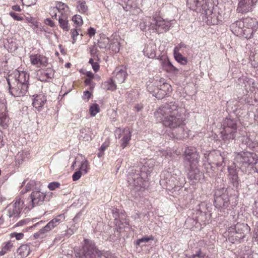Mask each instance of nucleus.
<instances>
[{"label": "nucleus", "instance_id": "obj_9", "mask_svg": "<svg viewBox=\"0 0 258 258\" xmlns=\"http://www.w3.org/2000/svg\"><path fill=\"white\" fill-rule=\"evenodd\" d=\"M164 174L166 177L167 187L168 188L182 186L185 183V178L178 169H174L172 172L167 171Z\"/></svg>", "mask_w": 258, "mask_h": 258}, {"label": "nucleus", "instance_id": "obj_58", "mask_svg": "<svg viewBox=\"0 0 258 258\" xmlns=\"http://www.w3.org/2000/svg\"><path fill=\"white\" fill-rule=\"evenodd\" d=\"M9 15L15 20L17 21H22L23 20V18L20 16H19L18 14L14 12H10L9 13Z\"/></svg>", "mask_w": 258, "mask_h": 258}, {"label": "nucleus", "instance_id": "obj_19", "mask_svg": "<svg viewBox=\"0 0 258 258\" xmlns=\"http://www.w3.org/2000/svg\"><path fill=\"white\" fill-rule=\"evenodd\" d=\"M10 78L13 79L14 80L13 81L16 82L17 83L28 84L29 75L24 71L20 72L15 70L12 74L9 75L7 78L11 79Z\"/></svg>", "mask_w": 258, "mask_h": 258}, {"label": "nucleus", "instance_id": "obj_20", "mask_svg": "<svg viewBox=\"0 0 258 258\" xmlns=\"http://www.w3.org/2000/svg\"><path fill=\"white\" fill-rule=\"evenodd\" d=\"M188 169L187 177L193 182H197L203 179L204 175L197 166L186 167Z\"/></svg>", "mask_w": 258, "mask_h": 258}, {"label": "nucleus", "instance_id": "obj_57", "mask_svg": "<svg viewBox=\"0 0 258 258\" xmlns=\"http://www.w3.org/2000/svg\"><path fill=\"white\" fill-rule=\"evenodd\" d=\"M71 33L73 39V43H74L76 41L77 36L79 35V32L77 29H73L71 30Z\"/></svg>", "mask_w": 258, "mask_h": 258}, {"label": "nucleus", "instance_id": "obj_26", "mask_svg": "<svg viewBox=\"0 0 258 258\" xmlns=\"http://www.w3.org/2000/svg\"><path fill=\"white\" fill-rule=\"evenodd\" d=\"M161 63L163 69L166 72L173 74H177L178 73V70L171 63L168 58H162L161 59Z\"/></svg>", "mask_w": 258, "mask_h": 258}, {"label": "nucleus", "instance_id": "obj_47", "mask_svg": "<svg viewBox=\"0 0 258 258\" xmlns=\"http://www.w3.org/2000/svg\"><path fill=\"white\" fill-rule=\"evenodd\" d=\"M89 111L91 115L92 116H95L97 113L100 111L99 106L98 104L94 103L90 106Z\"/></svg>", "mask_w": 258, "mask_h": 258}, {"label": "nucleus", "instance_id": "obj_18", "mask_svg": "<svg viewBox=\"0 0 258 258\" xmlns=\"http://www.w3.org/2000/svg\"><path fill=\"white\" fill-rule=\"evenodd\" d=\"M159 82L162 83V84L160 85L159 87H157L154 91V93L157 98L161 99L169 94L171 91V87L169 84L164 82V80H160Z\"/></svg>", "mask_w": 258, "mask_h": 258}, {"label": "nucleus", "instance_id": "obj_33", "mask_svg": "<svg viewBox=\"0 0 258 258\" xmlns=\"http://www.w3.org/2000/svg\"><path fill=\"white\" fill-rule=\"evenodd\" d=\"M241 142L242 144L246 145L247 148L249 149H253L257 145V143L253 141L252 139L250 138L247 134L246 136L241 137Z\"/></svg>", "mask_w": 258, "mask_h": 258}, {"label": "nucleus", "instance_id": "obj_60", "mask_svg": "<svg viewBox=\"0 0 258 258\" xmlns=\"http://www.w3.org/2000/svg\"><path fill=\"white\" fill-rule=\"evenodd\" d=\"M11 237H15L17 240H20L24 237V234L23 233H17L13 232L11 234Z\"/></svg>", "mask_w": 258, "mask_h": 258}, {"label": "nucleus", "instance_id": "obj_41", "mask_svg": "<svg viewBox=\"0 0 258 258\" xmlns=\"http://www.w3.org/2000/svg\"><path fill=\"white\" fill-rule=\"evenodd\" d=\"M10 118L8 113L3 114L0 115V126L3 128H7L10 124Z\"/></svg>", "mask_w": 258, "mask_h": 258}, {"label": "nucleus", "instance_id": "obj_10", "mask_svg": "<svg viewBox=\"0 0 258 258\" xmlns=\"http://www.w3.org/2000/svg\"><path fill=\"white\" fill-rule=\"evenodd\" d=\"M10 78H7L10 94L15 97L24 96L28 91V84L17 83Z\"/></svg>", "mask_w": 258, "mask_h": 258}, {"label": "nucleus", "instance_id": "obj_34", "mask_svg": "<svg viewBox=\"0 0 258 258\" xmlns=\"http://www.w3.org/2000/svg\"><path fill=\"white\" fill-rule=\"evenodd\" d=\"M51 230L47 225H46L44 227L40 229L37 232L35 233L33 235L35 239H43L45 238L50 231Z\"/></svg>", "mask_w": 258, "mask_h": 258}, {"label": "nucleus", "instance_id": "obj_36", "mask_svg": "<svg viewBox=\"0 0 258 258\" xmlns=\"http://www.w3.org/2000/svg\"><path fill=\"white\" fill-rule=\"evenodd\" d=\"M30 252V248L28 244H23L17 249V253L21 256V258L26 257Z\"/></svg>", "mask_w": 258, "mask_h": 258}, {"label": "nucleus", "instance_id": "obj_49", "mask_svg": "<svg viewBox=\"0 0 258 258\" xmlns=\"http://www.w3.org/2000/svg\"><path fill=\"white\" fill-rule=\"evenodd\" d=\"M144 53L145 55L149 58H153L156 56L155 51L154 49H150L149 46L144 50Z\"/></svg>", "mask_w": 258, "mask_h": 258}, {"label": "nucleus", "instance_id": "obj_14", "mask_svg": "<svg viewBox=\"0 0 258 258\" xmlns=\"http://www.w3.org/2000/svg\"><path fill=\"white\" fill-rule=\"evenodd\" d=\"M227 153H221L220 151H213L209 153L204 154L205 159L207 162H209L217 166H222L225 163Z\"/></svg>", "mask_w": 258, "mask_h": 258}, {"label": "nucleus", "instance_id": "obj_61", "mask_svg": "<svg viewBox=\"0 0 258 258\" xmlns=\"http://www.w3.org/2000/svg\"><path fill=\"white\" fill-rule=\"evenodd\" d=\"M82 174L83 173L81 172L80 170L75 172L72 176L73 181H77L79 180L81 177Z\"/></svg>", "mask_w": 258, "mask_h": 258}, {"label": "nucleus", "instance_id": "obj_22", "mask_svg": "<svg viewBox=\"0 0 258 258\" xmlns=\"http://www.w3.org/2000/svg\"><path fill=\"white\" fill-rule=\"evenodd\" d=\"M114 80L116 83L121 84L124 82L127 76L125 67H117L113 72Z\"/></svg>", "mask_w": 258, "mask_h": 258}, {"label": "nucleus", "instance_id": "obj_50", "mask_svg": "<svg viewBox=\"0 0 258 258\" xmlns=\"http://www.w3.org/2000/svg\"><path fill=\"white\" fill-rule=\"evenodd\" d=\"M13 246V243L11 241H9L5 244L3 247L1 251H0V255H4L8 251H9Z\"/></svg>", "mask_w": 258, "mask_h": 258}, {"label": "nucleus", "instance_id": "obj_32", "mask_svg": "<svg viewBox=\"0 0 258 258\" xmlns=\"http://www.w3.org/2000/svg\"><path fill=\"white\" fill-rule=\"evenodd\" d=\"M203 165L206 170V173L210 177H214L215 176L214 165L209 162H207L205 159L203 160Z\"/></svg>", "mask_w": 258, "mask_h": 258}, {"label": "nucleus", "instance_id": "obj_63", "mask_svg": "<svg viewBox=\"0 0 258 258\" xmlns=\"http://www.w3.org/2000/svg\"><path fill=\"white\" fill-rule=\"evenodd\" d=\"M96 33V30L92 27H90L88 30V34L90 37L93 36Z\"/></svg>", "mask_w": 258, "mask_h": 258}, {"label": "nucleus", "instance_id": "obj_44", "mask_svg": "<svg viewBox=\"0 0 258 258\" xmlns=\"http://www.w3.org/2000/svg\"><path fill=\"white\" fill-rule=\"evenodd\" d=\"M174 57L176 60L181 64H185L187 62L186 58L183 56L178 52H174Z\"/></svg>", "mask_w": 258, "mask_h": 258}, {"label": "nucleus", "instance_id": "obj_2", "mask_svg": "<svg viewBox=\"0 0 258 258\" xmlns=\"http://www.w3.org/2000/svg\"><path fill=\"white\" fill-rule=\"evenodd\" d=\"M233 164L237 167L244 172L249 171L248 168H252L258 160V157L254 153L242 151L234 153Z\"/></svg>", "mask_w": 258, "mask_h": 258}, {"label": "nucleus", "instance_id": "obj_39", "mask_svg": "<svg viewBox=\"0 0 258 258\" xmlns=\"http://www.w3.org/2000/svg\"><path fill=\"white\" fill-rule=\"evenodd\" d=\"M28 153L24 151L19 152L15 156V162L17 164H22L28 157Z\"/></svg>", "mask_w": 258, "mask_h": 258}, {"label": "nucleus", "instance_id": "obj_16", "mask_svg": "<svg viewBox=\"0 0 258 258\" xmlns=\"http://www.w3.org/2000/svg\"><path fill=\"white\" fill-rule=\"evenodd\" d=\"M257 1V0H238L237 11L242 14L251 11Z\"/></svg>", "mask_w": 258, "mask_h": 258}, {"label": "nucleus", "instance_id": "obj_23", "mask_svg": "<svg viewBox=\"0 0 258 258\" xmlns=\"http://www.w3.org/2000/svg\"><path fill=\"white\" fill-rule=\"evenodd\" d=\"M237 166L234 164L228 167V178L234 186L237 187L239 184V179L238 176Z\"/></svg>", "mask_w": 258, "mask_h": 258}, {"label": "nucleus", "instance_id": "obj_24", "mask_svg": "<svg viewBox=\"0 0 258 258\" xmlns=\"http://www.w3.org/2000/svg\"><path fill=\"white\" fill-rule=\"evenodd\" d=\"M30 60L32 65L39 67L41 66H46L47 64V58L39 54H31Z\"/></svg>", "mask_w": 258, "mask_h": 258}, {"label": "nucleus", "instance_id": "obj_59", "mask_svg": "<svg viewBox=\"0 0 258 258\" xmlns=\"http://www.w3.org/2000/svg\"><path fill=\"white\" fill-rule=\"evenodd\" d=\"M56 11H57L56 5H55V7H51L50 9V14L51 15L52 18L57 20V16Z\"/></svg>", "mask_w": 258, "mask_h": 258}, {"label": "nucleus", "instance_id": "obj_5", "mask_svg": "<svg viewBox=\"0 0 258 258\" xmlns=\"http://www.w3.org/2000/svg\"><path fill=\"white\" fill-rule=\"evenodd\" d=\"M214 205L221 212L228 214L229 211L233 209V206L230 205L227 189L225 188L217 189L214 192Z\"/></svg>", "mask_w": 258, "mask_h": 258}, {"label": "nucleus", "instance_id": "obj_21", "mask_svg": "<svg viewBox=\"0 0 258 258\" xmlns=\"http://www.w3.org/2000/svg\"><path fill=\"white\" fill-rule=\"evenodd\" d=\"M230 28L233 34L238 36H244L247 32V29L244 27V22L238 20L233 23Z\"/></svg>", "mask_w": 258, "mask_h": 258}, {"label": "nucleus", "instance_id": "obj_8", "mask_svg": "<svg viewBox=\"0 0 258 258\" xmlns=\"http://www.w3.org/2000/svg\"><path fill=\"white\" fill-rule=\"evenodd\" d=\"M25 202L20 198H17L15 201L9 204L5 210V214L9 220V224L16 222L20 216L22 208L25 206Z\"/></svg>", "mask_w": 258, "mask_h": 258}, {"label": "nucleus", "instance_id": "obj_17", "mask_svg": "<svg viewBox=\"0 0 258 258\" xmlns=\"http://www.w3.org/2000/svg\"><path fill=\"white\" fill-rule=\"evenodd\" d=\"M32 106L38 111L42 110L44 105L47 102L46 96L43 93L38 94H35L32 96Z\"/></svg>", "mask_w": 258, "mask_h": 258}, {"label": "nucleus", "instance_id": "obj_46", "mask_svg": "<svg viewBox=\"0 0 258 258\" xmlns=\"http://www.w3.org/2000/svg\"><path fill=\"white\" fill-rule=\"evenodd\" d=\"M72 226H73V227H70L63 232V233L62 234L63 236L69 237L77 231L78 229L77 227H76L75 225L73 226L72 225Z\"/></svg>", "mask_w": 258, "mask_h": 258}, {"label": "nucleus", "instance_id": "obj_54", "mask_svg": "<svg viewBox=\"0 0 258 258\" xmlns=\"http://www.w3.org/2000/svg\"><path fill=\"white\" fill-rule=\"evenodd\" d=\"M7 109L6 102L5 100H3L0 102V115L7 113Z\"/></svg>", "mask_w": 258, "mask_h": 258}, {"label": "nucleus", "instance_id": "obj_30", "mask_svg": "<svg viewBox=\"0 0 258 258\" xmlns=\"http://www.w3.org/2000/svg\"><path fill=\"white\" fill-rule=\"evenodd\" d=\"M153 16L151 17H147L142 20L140 23L139 26L143 31L146 30L147 28L149 30H152V26L153 22Z\"/></svg>", "mask_w": 258, "mask_h": 258}, {"label": "nucleus", "instance_id": "obj_56", "mask_svg": "<svg viewBox=\"0 0 258 258\" xmlns=\"http://www.w3.org/2000/svg\"><path fill=\"white\" fill-rule=\"evenodd\" d=\"M60 186V183L58 182H52L48 184V188L50 190H55L56 188H58Z\"/></svg>", "mask_w": 258, "mask_h": 258}, {"label": "nucleus", "instance_id": "obj_7", "mask_svg": "<svg viewBox=\"0 0 258 258\" xmlns=\"http://www.w3.org/2000/svg\"><path fill=\"white\" fill-rule=\"evenodd\" d=\"M250 231V227L247 224L237 223L228 227L227 236L228 240L232 243L240 242Z\"/></svg>", "mask_w": 258, "mask_h": 258}, {"label": "nucleus", "instance_id": "obj_1", "mask_svg": "<svg viewBox=\"0 0 258 258\" xmlns=\"http://www.w3.org/2000/svg\"><path fill=\"white\" fill-rule=\"evenodd\" d=\"M157 119L170 128H178L177 139H182L188 137V131L184 128L185 119L181 109L175 102L163 105L155 113Z\"/></svg>", "mask_w": 258, "mask_h": 258}, {"label": "nucleus", "instance_id": "obj_45", "mask_svg": "<svg viewBox=\"0 0 258 258\" xmlns=\"http://www.w3.org/2000/svg\"><path fill=\"white\" fill-rule=\"evenodd\" d=\"M88 166L89 163L87 160L84 159L81 164V165L80 166V170L81 171V172L85 174L88 172Z\"/></svg>", "mask_w": 258, "mask_h": 258}, {"label": "nucleus", "instance_id": "obj_64", "mask_svg": "<svg viewBox=\"0 0 258 258\" xmlns=\"http://www.w3.org/2000/svg\"><path fill=\"white\" fill-rule=\"evenodd\" d=\"M212 14V11L211 10H206L205 11V14L208 19V20H210V19L212 18L211 15Z\"/></svg>", "mask_w": 258, "mask_h": 258}, {"label": "nucleus", "instance_id": "obj_62", "mask_svg": "<svg viewBox=\"0 0 258 258\" xmlns=\"http://www.w3.org/2000/svg\"><path fill=\"white\" fill-rule=\"evenodd\" d=\"M186 47V45L184 43L181 42L180 44H179L177 46L175 47L174 49V52H178L181 48H185Z\"/></svg>", "mask_w": 258, "mask_h": 258}, {"label": "nucleus", "instance_id": "obj_28", "mask_svg": "<svg viewBox=\"0 0 258 258\" xmlns=\"http://www.w3.org/2000/svg\"><path fill=\"white\" fill-rule=\"evenodd\" d=\"M56 9L57 11L59 13L58 18H61V16H66V17L69 16V7L64 3L61 2H56Z\"/></svg>", "mask_w": 258, "mask_h": 258}, {"label": "nucleus", "instance_id": "obj_42", "mask_svg": "<svg viewBox=\"0 0 258 258\" xmlns=\"http://www.w3.org/2000/svg\"><path fill=\"white\" fill-rule=\"evenodd\" d=\"M77 8L78 11L82 14L87 13L88 10V8L86 5V2L84 1H79L78 2Z\"/></svg>", "mask_w": 258, "mask_h": 258}, {"label": "nucleus", "instance_id": "obj_51", "mask_svg": "<svg viewBox=\"0 0 258 258\" xmlns=\"http://www.w3.org/2000/svg\"><path fill=\"white\" fill-rule=\"evenodd\" d=\"M210 258L208 255H206V253L203 252L201 249H199L198 251H196L195 254L190 255V258Z\"/></svg>", "mask_w": 258, "mask_h": 258}, {"label": "nucleus", "instance_id": "obj_4", "mask_svg": "<svg viewBox=\"0 0 258 258\" xmlns=\"http://www.w3.org/2000/svg\"><path fill=\"white\" fill-rule=\"evenodd\" d=\"M237 134V120L226 118L223 122L222 128L220 133L222 141L228 144L235 140Z\"/></svg>", "mask_w": 258, "mask_h": 258}, {"label": "nucleus", "instance_id": "obj_53", "mask_svg": "<svg viewBox=\"0 0 258 258\" xmlns=\"http://www.w3.org/2000/svg\"><path fill=\"white\" fill-rule=\"evenodd\" d=\"M108 39H102L98 41V46L100 48H106L108 45Z\"/></svg>", "mask_w": 258, "mask_h": 258}, {"label": "nucleus", "instance_id": "obj_52", "mask_svg": "<svg viewBox=\"0 0 258 258\" xmlns=\"http://www.w3.org/2000/svg\"><path fill=\"white\" fill-rule=\"evenodd\" d=\"M72 21L78 26H81L83 23L82 17L79 15L74 16L72 18Z\"/></svg>", "mask_w": 258, "mask_h": 258}, {"label": "nucleus", "instance_id": "obj_6", "mask_svg": "<svg viewBox=\"0 0 258 258\" xmlns=\"http://www.w3.org/2000/svg\"><path fill=\"white\" fill-rule=\"evenodd\" d=\"M148 169L146 165L142 166L140 170H132L128 175L127 180L130 184L134 186L136 189L146 186L145 181L151 170Z\"/></svg>", "mask_w": 258, "mask_h": 258}, {"label": "nucleus", "instance_id": "obj_55", "mask_svg": "<svg viewBox=\"0 0 258 258\" xmlns=\"http://www.w3.org/2000/svg\"><path fill=\"white\" fill-rule=\"evenodd\" d=\"M90 53L91 55L95 59L98 57V49L97 47L94 45L90 47Z\"/></svg>", "mask_w": 258, "mask_h": 258}, {"label": "nucleus", "instance_id": "obj_35", "mask_svg": "<svg viewBox=\"0 0 258 258\" xmlns=\"http://www.w3.org/2000/svg\"><path fill=\"white\" fill-rule=\"evenodd\" d=\"M58 24L61 29L63 31L68 32L70 30V26L69 25L68 17L61 16V18H58Z\"/></svg>", "mask_w": 258, "mask_h": 258}, {"label": "nucleus", "instance_id": "obj_27", "mask_svg": "<svg viewBox=\"0 0 258 258\" xmlns=\"http://www.w3.org/2000/svg\"><path fill=\"white\" fill-rule=\"evenodd\" d=\"M65 219V216L63 214L57 215L51 220L46 225L51 230L57 227L60 223L63 222Z\"/></svg>", "mask_w": 258, "mask_h": 258}, {"label": "nucleus", "instance_id": "obj_29", "mask_svg": "<svg viewBox=\"0 0 258 258\" xmlns=\"http://www.w3.org/2000/svg\"><path fill=\"white\" fill-rule=\"evenodd\" d=\"M80 140L89 141L92 140V131L89 127H84L80 131L79 136Z\"/></svg>", "mask_w": 258, "mask_h": 258}, {"label": "nucleus", "instance_id": "obj_11", "mask_svg": "<svg viewBox=\"0 0 258 258\" xmlns=\"http://www.w3.org/2000/svg\"><path fill=\"white\" fill-rule=\"evenodd\" d=\"M173 20H168L163 19L156 15H153L152 30L158 33H162L169 31L172 26Z\"/></svg>", "mask_w": 258, "mask_h": 258}, {"label": "nucleus", "instance_id": "obj_25", "mask_svg": "<svg viewBox=\"0 0 258 258\" xmlns=\"http://www.w3.org/2000/svg\"><path fill=\"white\" fill-rule=\"evenodd\" d=\"M199 208H197L196 211V216L193 218V219L195 218V220L197 222H205L206 220H209L211 217V214L206 212H203L202 211L201 207H203V209L204 208V204L199 205Z\"/></svg>", "mask_w": 258, "mask_h": 258}, {"label": "nucleus", "instance_id": "obj_48", "mask_svg": "<svg viewBox=\"0 0 258 258\" xmlns=\"http://www.w3.org/2000/svg\"><path fill=\"white\" fill-rule=\"evenodd\" d=\"M154 239V237L152 236H150L149 237H145L139 239L136 241V244L138 246H142L141 245L143 243H147L149 242L150 240H153Z\"/></svg>", "mask_w": 258, "mask_h": 258}, {"label": "nucleus", "instance_id": "obj_43", "mask_svg": "<svg viewBox=\"0 0 258 258\" xmlns=\"http://www.w3.org/2000/svg\"><path fill=\"white\" fill-rule=\"evenodd\" d=\"M36 182L35 180L29 181L25 187V192H28L30 190H32L33 191V190L39 189L38 188H36Z\"/></svg>", "mask_w": 258, "mask_h": 258}, {"label": "nucleus", "instance_id": "obj_40", "mask_svg": "<svg viewBox=\"0 0 258 258\" xmlns=\"http://www.w3.org/2000/svg\"><path fill=\"white\" fill-rule=\"evenodd\" d=\"M204 0H186L187 5L192 11H197L198 7H200Z\"/></svg>", "mask_w": 258, "mask_h": 258}, {"label": "nucleus", "instance_id": "obj_31", "mask_svg": "<svg viewBox=\"0 0 258 258\" xmlns=\"http://www.w3.org/2000/svg\"><path fill=\"white\" fill-rule=\"evenodd\" d=\"M54 71L51 68H47L43 71L40 76L41 81L47 82L51 79L54 76Z\"/></svg>", "mask_w": 258, "mask_h": 258}, {"label": "nucleus", "instance_id": "obj_37", "mask_svg": "<svg viewBox=\"0 0 258 258\" xmlns=\"http://www.w3.org/2000/svg\"><path fill=\"white\" fill-rule=\"evenodd\" d=\"M115 82L112 78L110 79L109 80L102 83V87L103 89L106 90L114 91L116 88Z\"/></svg>", "mask_w": 258, "mask_h": 258}, {"label": "nucleus", "instance_id": "obj_15", "mask_svg": "<svg viewBox=\"0 0 258 258\" xmlns=\"http://www.w3.org/2000/svg\"><path fill=\"white\" fill-rule=\"evenodd\" d=\"M115 136L116 139H120V147L123 149L129 144L132 135L129 128H117L115 131Z\"/></svg>", "mask_w": 258, "mask_h": 258}, {"label": "nucleus", "instance_id": "obj_3", "mask_svg": "<svg viewBox=\"0 0 258 258\" xmlns=\"http://www.w3.org/2000/svg\"><path fill=\"white\" fill-rule=\"evenodd\" d=\"M111 256L110 252L100 250L93 241L87 239L84 240L81 258H110Z\"/></svg>", "mask_w": 258, "mask_h": 258}, {"label": "nucleus", "instance_id": "obj_12", "mask_svg": "<svg viewBox=\"0 0 258 258\" xmlns=\"http://www.w3.org/2000/svg\"><path fill=\"white\" fill-rule=\"evenodd\" d=\"M45 195L41 192L40 189H38L32 191L30 196L24 201L26 206V209L28 210L32 209L35 206H39L43 204Z\"/></svg>", "mask_w": 258, "mask_h": 258}, {"label": "nucleus", "instance_id": "obj_13", "mask_svg": "<svg viewBox=\"0 0 258 258\" xmlns=\"http://www.w3.org/2000/svg\"><path fill=\"white\" fill-rule=\"evenodd\" d=\"M184 163L185 167L198 165L200 156L197 149L194 147L186 148L184 152Z\"/></svg>", "mask_w": 258, "mask_h": 258}, {"label": "nucleus", "instance_id": "obj_38", "mask_svg": "<svg viewBox=\"0 0 258 258\" xmlns=\"http://www.w3.org/2000/svg\"><path fill=\"white\" fill-rule=\"evenodd\" d=\"M238 258H253L252 251L249 247L241 249Z\"/></svg>", "mask_w": 258, "mask_h": 258}]
</instances>
